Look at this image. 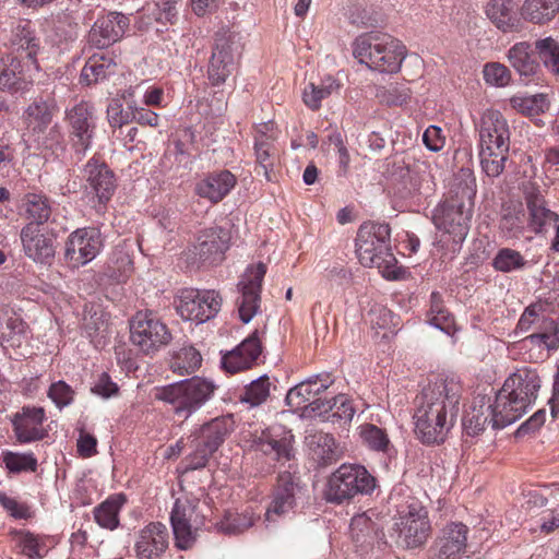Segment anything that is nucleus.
I'll use <instances>...</instances> for the list:
<instances>
[{
	"label": "nucleus",
	"mask_w": 559,
	"mask_h": 559,
	"mask_svg": "<svg viewBox=\"0 0 559 559\" xmlns=\"http://www.w3.org/2000/svg\"><path fill=\"white\" fill-rule=\"evenodd\" d=\"M462 385L453 377L439 376L414 401L415 435L424 444L442 443L455 425Z\"/></svg>",
	"instance_id": "1"
},
{
	"label": "nucleus",
	"mask_w": 559,
	"mask_h": 559,
	"mask_svg": "<svg viewBox=\"0 0 559 559\" xmlns=\"http://www.w3.org/2000/svg\"><path fill=\"white\" fill-rule=\"evenodd\" d=\"M540 378L536 371L520 369L509 376L497 392L492 407V428L503 429L519 420L536 401Z\"/></svg>",
	"instance_id": "2"
},
{
	"label": "nucleus",
	"mask_w": 559,
	"mask_h": 559,
	"mask_svg": "<svg viewBox=\"0 0 559 559\" xmlns=\"http://www.w3.org/2000/svg\"><path fill=\"white\" fill-rule=\"evenodd\" d=\"M356 253L361 265L379 269L385 278H397V260L392 252L389 224L362 223L357 231Z\"/></svg>",
	"instance_id": "3"
},
{
	"label": "nucleus",
	"mask_w": 559,
	"mask_h": 559,
	"mask_svg": "<svg viewBox=\"0 0 559 559\" xmlns=\"http://www.w3.org/2000/svg\"><path fill=\"white\" fill-rule=\"evenodd\" d=\"M353 53L372 70L394 73L405 57V47L388 34L368 33L355 40Z\"/></svg>",
	"instance_id": "4"
},
{
	"label": "nucleus",
	"mask_w": 559,
	"mask_h": 559,
	"mask_svg": "<svg viewBox=\"0 0 559 559\" xmlns=\"http://www.w3.org/2000/svg\"><path fill=\"white\" fill-rule=\"evenodd\" d=\"M215 384L204 378L192 377L157 391L155 397L173 406L175 414L188 418L214 394Z\"/></svg>",
	"instance_id": "5"
},
{
	"label": "nucleus",
	"mask_w": 559,
	"mask_h": 559,
	"mask_svg": "<svg viewBox=\"0 0 559 559\" xmlns=\"http://www.w3.org/2000/svg\"><path fill=\"white\" fill-rule=\"evenodd\" d=\"M376 488V478L359 464H342L326 481L324 498L328 502L342 504L358 495H370Z\"/></svg>",
	"instance_id": "6"
},
{
	"label": "nucleus",
	"mask_w": 559,
	"mask_h": 559,
	"mask_svg": "<svg viewBox=\"0 0 559 559\" xmlns=\"http://www.w3.org/2000/svg\"><path fill=\"white\" fill-rule=\"evenodd\" d=\"M231 430V416L217 417L203 425L191 440L192 451L185 459V471L205 467L212 454L221 447Z\"/></svg>",
	"instance_id": "7"
},
{
	"label": "nucleus",
	"mask_w": 559,
	"mask_h": 559,
	"mask_svg": "<svg viewBox=\"0 0 559 559\" xmlns=\"http://www.w3.org/2000/svg\"><path fill=\"white\" fill-rule=\"evenodd\" d=\"M472 206L471 195L464 199L456 193L436 207L433 223L439 230L448 234L455 245H460L469 230Z\"/></svg>",
	"instance_id": "8"
},
{
	"label": "nucleus",
	"mask_w": 559,
	"mask_h": 559,
	"mask_svg": "<svg viewBox=\"0 0 559 559\" xmlns=\"http://www.w3.org/2000/svg\"><path fill=\"white\" fill-rule=\"evenodd\" d=\"M393 530L396 533V544L412 549L423 546L430 534L431 525L428 511L419 502H412L400 511Z\"/></svg>",
	"instance_id": "9"
},
{
	"label": "nucleus",
	"mask_w": 559,
	"mask_h": 559,
	"mask_svg": "<svg viewBox=\"0 0 559 559\" xmlns=\"http://www.w3.org/2000/svg\"><path fill=\"white\" fill-rule=\"evenodd\" d=\"M131 342L139 349L153 355L173 338L167 325L152 311H139L130 322Z\"/></svg>",
	"instance_id": "10"
},
{
	"label": "nucleus",
	"mask_w": 559,
	"mask_h": 559,
	"mask_svg": "<svg viewBox=\"0 0 559 559\" xmlns=\"http://www.w3.org/2000/svg\"><path fill=\"white\" fill-rule=\"evenodd\" d=\"M307 492V486L298 475L290 472L281 473L265 512V521L276 522L280 518L294 512L298 503L305 500Z\"/></svg>",
	"instance_id": "11"
},
{
	"label": "nucleus",
	"mask_w": 559,
	"mask_h": 559,
	"mask_svg": "<svg viewBox=\"0 0 559 559\" xmlns=\"http://www.w3.org/2000/svg\"><path fill=\"white\" fill-rule=\"evenodd\" d=\"M238 45L236 36L226 29L215 34L207 64V79L213 86L223 85L236 69Z\"/></svg>",
	"instance_id": "12"
},
{
	"label": "nucleus",
	"mask_w": 559,
	"mask_h": 559,
	"mask_svg": "<svg viewBox=\"0 0 559 559\" xmlns=\"http://www.w3.org/2000/svg\"><path fill=\"white\" fill-rule=\"evenodd\" d=\"M69 136L76 162H80L85 152L91 147L95 134L96 119L93 105L80 102L67 110Z\"/></svg>",
	"instance_id": "13"
},
{
	"label": "nucleus",
	"mask_w": 559,
	"mask_h": 559,
	"mask_svg": "<svg viewBox=\"0 0 559 559\" xmlns=\"http://www.w3.org/2000/svg\"><path fill=\"white\" fill-rule=\"evenodd\" d=\"M221 306L222 298L217 292L186 288L180 292L176 309L183 320L204 323L218 313Z\"/></svg>",
	"instance_id": "14"
},
{
	"label": "nucleus",
	"mask_w": 559,
	"mask_h": 559,
	"mask_svg": "<svg viewBox=\"0 0 559 559\" xmlns=\"http://www.w3.org/2000/svg\"><path fill=\"white\" fill-rule=\"evenodd\" d=\"M265 273L266 265L264 263L250 265L237 285L240 297L236 304L239 319L243 323H249L260 308L262 282Z\"/></svg>",
	"instance_id": "15"
},
{
	"label": "nucleus",
	"mask_w": 559,
	"mask_h": 559,
	"mask_svg": "<svg viewBox=\"0 0 559 559\" xmlns=\"http://www.w3.org/2000/svg\"><path fill=\"white\" fill-rule=\"evenodd\" d=\"M170 522L175 536V545L187 550L197 540V533L204 523V516L200 515L198 506L186 500H177L170 514Z\"/></svg>",
	"instance_id": "16"
},
{
	"label": "nucleus",
	"mask_w": 559,
	"mask_h": 559,
	"mask_svg": "<svg viewBox=\"0 0 559 559\" xmlns=\"http://www.w3.org/2000/svg\"><path fill=\"white\" fill-rule=\"evenodd\" d=\"M230 234L219 226H212L198 233L195 243L191 250L195 262L203 265H213L224 260L228 249Z\"/></svg>",
	"instance_id": "17"
},
{
	"label": "nucleus",
	"mask_w": 559,
	"mask_h": 559,
	"mask_svg": "<svg viewBox=\"0 0 559 559\" xmlns=\"http://www.w3.org/2000/svg\"><path fill=\"white\" fill-rule=\"evenodd\" d=\"M103 246L100 233L96 228H81L73 231L66 242V259L72 266L91 262Z\"/></svg>",
	"instance_id": "18"
},
{
	"label": "nucleus",
	"mask_w": 559,
	"mask_h": 559,
	"mask_svg": "<svg viewBox=\"0 0 559 559\" xmlns=\"http://www.w3.org/2000/svg\"><path fill=\"white\" fill-rule=\"evenodd\" d=\"M468 527L461 522L445 525L431 547V559H461L467 546Z\"/></svg>",
	"instance_id": "19"
},
{
	"label": "nucleus",
	"mask_w": 559,
	"mask_h": 559,
	"mask_svg": "<svg viewBox=\"0 0 559 559\" xmlns=\"http://www.w3.org/2000/svg\"><path fill=\"white\" fill-rule=\"evenodd\" d=\"M129 23V17L119 12L100 16L88 33V43L98 49L107 48L122 38Z\"/></svg>",
	"instance_id": "20"
},
{
	"label": "nucleus",
	"mask_w": 559,
	"mask_h": 559,
	"mask_svg": "<svg viewBox=\"0 0 559 559\" xmlns=\"http://www.w3.org/2000/svg\"><path fill=\"white\" fill-rule=\"evenodd\" d=\"M292 442L293 436L281 428H266L260 433L251 435V447L276 461H289L294 457Z\"/></svg>",
	"instance_id": "21"
},
{
	"label": "nucleus",
	"mask_w": 559,
	"mask_h": 559,
	"mask_svg": "<svg viewBox=\"0 0 559 559\" xmlns=\"http://www.w3.org/2000/svg\"><path fill=\"white\" fill-rule=\"evenodd\" d=\"M45 418V409L43 407L24 406L12 418L16 440L20 443L43 440L48 435L47 430L43 427Z\"/></svg>",
	"instance_id": "22"
},
{
	"label": "nucleus",
	"mask_w": 559,
	"mask_h": 559,
	"mask_svg": "<svg viewBox=\"0 0 559 559\" xmlns=\"http://www.w3.org/2000/svg\"><path fill=\"white\" fill-rule=\"evenodd\" d=\"M262 353L259 331L254 330L236 348L222 357V367L229 373H237L253 367Z\"/></svg>",
	"instance_id": "23"
},
{
	"label": "nucleus",
	"mask_w": 559,
	"mask_h": 559,
	"mask_svg": "<svg viewBox=\"0 0 559 559\" xmlns=\"http://www.w3.org/2000/svg\"><path fill=\"white\" fill-rule=\"evenodd\" d=\"M479 145L510 148V129L503 115L493 109L486 110L478 123Z\"/></svg>",
	"instance_id": "24"
},
{
	"label": "nucleus",
	"mask_w": 559,
	"mask_h": 559,
	"mask_svg": "<svg viewBox=\"0 0 559 559\" xmlns=\"http://www.w3.org/2000/svg\"><path fill=\"white\" fill-rule=\"evenodd\" d=\"M83 173L91 192L97 197L98 202H108L117 188L112 170L105 163L93 157L84 166Z\"/></svg>",
	"instance_id": "25"
},
{
	"label": "nucleus",
	"mask_w": 559,
	"mask_h": 559,
	"mask_svg": "<svg viewBox=\"0 0 559 559\" xmlns=\"http://www.w3.org/2000/svg\"><path fill=\"white\" fill-rule=\"evenodd\" d=\"M527 210L526 228L536 235L546 234L558 223L559 214L550 210L544 195L538 191L528 192L525 197Z\"/></svg>",
	"instance_id": "26"
},
{
	"label": "nucleus",
	"mask_w": 559,
	"mask_h": 559,
	"mask_svg": "<svg viewBox=\"0 0 559 559\" xmlns=\"http://www.w3.org/2000/svg\"><path fill=\"white\" fill-rule=\"evenodd\" d=\"M23 251L27 258L44 263L55 255L53 239L37 224H25L20 233Z\"/></svg>",
	"instance_id": "27"
},
{
	"label": "nucleus",
	"mask_w": 559,
	"mask_h": 559,
	"mask_svg": "<svg viewBox=\"0 0 559 559\" xmlns=\"http://www.w3.org/2000/svg\"><path fill=\"white\" fill-rule=\"evenodd\" d=\"M167 547V527L159 522H152L140 531L135 552L138 559H158Z\"/></svg>",
	"instance_id": "28"
},
{
	"label": "nucleus",
	"mask_w": 559,
	"mask_h": 559,
	"mask_svg": "<svg viewBox=\"0 0 559 559\" xmlns=\"http://www.w3.org/2000/svg\"><path fill=\"white\" fill-rule=\"evenodd\" d=\"M19 214L27 224L43 227L52 214V201L41 191L25 193L19 204Z\"/></svg>",
	"instance_id": "29"
},
{
	"label": "nucleus",
	"mask_w": 559,
	"mask_h": 559,
	"mask_svg": "<svg viewBox=\"0 0 559 559\" xmlns=\"http://www.w3.org/2000/svg\"><path fill=\"white\" fill-rule=\"evenodd\" d=\"M29 85L31 80L21 59H0V91L14 95L27 91Z\"/></svg>",
	"instance_id": "30"
},
{
	"label": "nucleus",
	"mask_w": 559,
	"mask_h": 559,
	"mask_svg": "<svg viewBox=\"0 0 559 559\" xmlns=\"http://www.w3.org/2000/svg\"><path fill=\"white\" fill-rule=\"evenodd\" d=\"M306 443L312 460L321 467L336 463L342 456V451L330 433L322 431L310 433L306 437Z\"/></svg>",
	"instance_id": "31"
},
{
	"label": "nucleus",
	"mask_w": 559,
	"mask_h": 559,
	"mask_svg": "<svg viewBox=\"0 0 559 559\" xmlns=\"http://www.w3.org/2000/svg\"><path fill=\"white\" fill-rule=\"evenodd\" d=\"M10 27V34L4 36L12 47L26 52L31 60L35 58L39 49V40L32 28V22L28 20H10L4 23Z\"/></svg>",
	"instance_id": "32"
},
{
	"label": "nucleus",
	"mask_w": 559,
	"mask_h": 559,
	"mask_svg": "<svg viewBox=\"0 0 559 559\" xmlns=\"http://www.w3.org/2000/svg\"><path fill=\"white\" fill-rule=\"evenodd\" d=\"M236 185V177L229 170L213 173L201 180L195 191L201 198L217 203L223 200Z\"/></svg>",
	"instance_id": "33"
},
{
	"label": "nucleus",
	"mask_w": 559,
	"mask_h": 559,
	"mask_svg": "<svg viewBox=\"0 0 559 559\" xmlns=\"http://www.w3.org/2000/svg\"><path fill=\"white\" fill-rule=\"evenodd\" d=\"M55 108L52 99L35 98L23 114V120L27 129L34 133L44 132L52 120Z\"/></svg>",
	"instance_id": "34"
},
{
	"label": "nucleus",
	"mask_w": 559,
	"mask_h": 559,
	"mask_svg": "<svg viewBox=\"0 0 559 559\" xmlns=\"http://www.w3.org/2000/svg\"><path fill=\"white\" fill-rule=\"evenodd\" d=\"M486 14L504 33L521 29V20L514 11L512 0H491L486 7Z\"/></svg>",
	"instance_id": "35"
},
{
	"label": "nucleus",
	"mask_w": 559,
	"mask_h": 559,
	"mask_svg": "<svg viewBox=\"0 0 559 559\" xmlns=\"http://www.w3.org/2000/svg\"><path fill=\"white\" fill-rule=\"evenodd\" d=\"M511 67L524 78H533L539 71V62L535 59L531 45L521 41L513 45L508 51Z\"/></svg>",
	"instance_id": "36"
},
{
	"label": "nucleus",
	"mask_w": 559,
	"mask_h": 559,
	"mask_svg": "<svg viewBox=\"0 0 559 559\" xmlns=\"http://www.w3.org/2000/svg\"><path fill=\"white\" fill-rule=\"evenodd\" d=\"M253 148L258 167L262 169L264 178L267 181H271L273 179V169L277 158V151L273 139L259 129L254 136Z\"/></svg>",
	"instance_id": "37"
},
{
	"label": "nucleus",
	"mask_w": 559,
	"mask_h": 559,
	"mask_svg": "<svg viewBox=\"0 0 559 559\" xmlns=\"http://www.w3.org/2000/svg\"><path fill=\"white\" fill-rule=\"evenodd\" d=\"M332 383L333 381L329 380V377L324 381H321V383L318 382V377L301 382L287 392L285 399L286 404L290 407L302 408L311 397L320 395Z\"/></svg>",
	"instance_id": "38"
},
{
	"label": "nucleus",
	"mask_w": 559,
	"mask_h": 559,
	"mask_svg": "<svg viewBox=\"0 0 559 559\" xmlns=\"http://www.w3.org/2000/svg\"><path fill=\"white\" fill-rule=\"evenodd\" d=\"M116 62L104 55H93L88 58L80 75V82L86 85L95 84L115 74Z\"/></svg>",
	"instance_id": "39"
},
{
	"label": "nucleus",
	"mask_w": 559,
	"mask_h": 559,
	"mask_svg": "<svg viewBox=\"0 0 559 559\" xmlns=\"http://www.w3.org/2000/svg\"><path fill=\"white\" fill-rule=\"evenodd\" d=\"M126 502L123 495H112L93 510L95 522L102 527L114 531L119 526V512Z\"/></svg>",
	"instance_id": "40"
},
{
	"label": "nucleus",
	"mask_w": 559,
	"mask_h": 559,
	"mask_svg": "<svg viewBox=\"0 0 559 559\" xmlns=\"http://www.w3.org/2000/svg\"><path fill=\"white\" fill-rule=\"evenodd\" d=\"M510 148H495L493 146L479 145V159L481 170L489 178L499 177L506 167Z\"/></svg>",
	"instance_id": "41"
},
{
	"label": "nucleus",
	"mask_w": 559,
	"mask_h": 559,
	"mask_svg": "<svg viewBox=\"0 0 559 559\" xmlns=\"http://www.w3.org/2000/svg\"><path fill=\"white\" fill-rule=\"evenodd\" d=\"M337 88L338 84L332 76H328L319 85L309 83L302 93L304 103L311 110H318L321 107L322 99L329 97Z\"/></svg>",
	"instance_id": "42"
},
{
	"label": "nucleus",
	"mask_w": 559,
	"mask_h": 559,
	"mask_svg": "<svg viewBox=\"0 0 559 559\" xmlns=\"http://www.w3.org/2000/svg\"><path fill=\"white\" fill-rule=\"evenodd\" d=\"M492 267L501 273H511L524 270L528 261L524 255L511 248H501L492 259Z\"/></svg>",
	"instance_id": "43"
},
{
	"label": "nucleus",
	"mask_w": 559,
	"mask_h": 559,
	"mask_svg": "<svg viewBox=\"0 0 559 559\" xmlns=\"http://www.w3.org/2000/svg\"><path fill=\"white\" fill-rule=\"evenodd\" d=\"M492 407L490 404L481 403L474 405L472 411L467 413L463 425L467 435L477 436L483 432L488 424L492 425Z\"/></svg>",
	"instance_id": "44"
},
{
	"label": "nucleus",
	"mask_w": 559,
	"mask_h": 559,
	"mask_svg": "<svg viewBox=\"0 0 559 559\" xmlns=\"http://www.w3.org/2000/svg\"><path fill=\"white\" fill-rule=\"evenodd\" d=\"M201 364V354L194 347H185L173 357L170 367L174 372L183 376L195 372Z\"/></svg>",
	"instance_id": "45"
},
{
	"label": "nucleus",
	"mask_w": 559,
	"mask_h": 559,
	"mask_svg": "<svg viewBox=\"0 0 559 559\" xmlns=\"http://www.w3.org/2000/svg\"><path fill=\"white\" fill-rule=\"evenodd\" d=\"M428 317L429 322L433 326L450 334L454 320L451 313L445 309L442 296L438 292H433L430 296V309Z\"/></svg>",
	"instance_id": "46"
},
{
	"label": "nucleus",
	"mask_w": 559,
	"mask_h": 559,
	"mask_svg": "<svg viewBox=\"0 0 559 559\" xmlns=\"http://www.w3.org/2000/svg\"><path fill=\"white\" fill-rule=\"evenodd\" d=\"M538 57L547 70L559 75V44L551 37L535 43Z\"/></svg>",
	"instance_id": "47"
},
{
	"label": "nucleus",
	"mask_w": 559,
	"mask_h": 559,
	"mask_svg": "<svg viewBox=\"0 0 559 559\" xmlns=\"http://www.w3.org/2000/svg\"><path fill=\"white\" fill-rule=\"evenodd\" d=\"M270 378L263 374L251 381V383L245 388V392L239 399L241 402L249 403L251 406H259L270 396Z\"/></svg>",
	"instance_id": "48"
},
{
	"label": "nucleus",
	"mask_w": 559,
	"mask_h": 559,
	"mask_svg": "<svg viewBox=\"0 0 559 559\" xmlns=\"http://www.w3.org/2000/svg\"><path fill=\"white\" fill-rule=\"evenodd\" d=\"M254 519L251 513L227 512L223 520L217 524L218 530L227 535H238L251 527Z\"/></svg>",
	"instance_id": "49"
},
{
	"label": "nucleus",
	"mask_w": 559,
	"mask_h": 559,
	"mask_svg": "<svg viewBox=\"0 0 559 559\" xmlns=\"http://www.w3.org/2000/svg\"><path fill=\"white\" fill-rule=\"evenodd\" d=\"M330 415L328 420L331 423H349L356 411L353 406L352 400L346 394H338L332 399V404L328 405Z\"/></svg>",
	"instance_id": "50"
},
{
	"label": "nucleus",
	"mask_w": 559,
	"mask_h": 559,
	"mask_svg": "<svg viewBox=\"0 0 559 559\" xmlns=\"http://www.w3.org/2000/svg\"><path fill=\"white\" fill-rule=\"evenodd\" d=\"M3 463L10 473L35 472L37 469V459L33 453L8 451L3 453Z\"/></svg>",
	"instance_id": "51"
},
{
	"label": "nucleus",
	"mask_w": 559,
	"mask_h": 559,
	"mask_svg": "<svg viewBox=\"0 0 559 559\" xmlns=\"http://www.w3.org/2000/svg\"><path fill=\"white\" fill-rule=\"evenodd\" d=\"M360 437L374 451H385L390 443L386 432L372 424L360 426Z\"/></svg>",
	"instance_id": "52"
},
{
	"label": "nucleus",
	"mask_w": 559,
	"mask_h": 559,
	"mask_svg": "<svg viewBox=\"0 0 559 559\" xmlns=\"http://www.w3.org/2000/svg\"><path fill=\"white\" fill-rule=\"evenodd\" d=\"M546 4L540 0H525L521 9L522 16L535 24L546 23L555 17L556 14H546Z\"/></svg>",
	"instance_id": "53"
},
{
	"label": "nucleus",
	"mask_w": 559,
	"mask_h": 559,
	"mask_svg": "<svg viewBox=\"0 0 559 559\" xmlns=\"http://www.w3.org/2000/svg\"><path fill=\"white\" fill-rule=\"evenodd\" d=\"M484 78L491 85L507 86L511 80V72L504 64L490 62L484 68Z\"/></svg>",
	"instance_id": "54"
},
{
	"label": "nucleus",
	"mask_w": 559,
	"mask_h": 559,
	"mask_svg": "<svg viewBox=\"0 0 559 559\" xmlns=\"http://www.w3.org/2000/svg\"><path fill=\"white\" fill-rule=\"evenodd\" d=\"M524 214L516 211H508L500 219V228L507 233L509 237H518L523 234L526 227Z\"/></svg>",
	"instance_id": "55"
},
{
	"label": "nucleus",
	"mask_w": 559,
	"mask_h": 559,
	"mask_svg": "<svg viewBox=\"0 0 559 559\" xmlns=\"http://www.w3.org/2000/svg\"><path fill=\"white\" fill-rule=\"evenodd\" d=\"M48 397L56 404L57 407L62 408L73 402L74 391L68 383L60 380L53 382L49 386Z\"/></svg>",
	"instance_id": "56"
},
{
	"label": "nucleus",
	"mask_w": 559,
	"mask_h": 559,
	"mask_svg": "<svg viewBox=\"0 0 559 559\" xmlns=\"http://www.w3.org/2000/svg\"><path fill=\"white\" fill-rule=\"evenodd\" d=\"M176 4V0H162L160 2L155 3V7L152 11V15L154 16L155 21L160 23L175 24L178 19V10Z\"/></svg>",
	"instance_id": "57"
},
{
	"label": "nucleus",
	"mask_w": 559,
	"mask_h": 559,
	"mask_svg": "<svg viewBox=\"0 0 559 559\" xmlns=\"http://www.w3.org/2000/svg\"><path fill=\"white\" fill-rule=\"evenodd\" d=\"M388 105H403L411 97V91L404 84H391L378 94Z\"/></svg>",
	"instance_id": "58"
},
{
	"label": "nucleus",
	"mask_w": 559,
	"mask_h": 559,
	"mask_svg": "<svg viewBox=\"0 0 559 559\" xmlns=\"http://www.w3.org/2000/svg\"><path fill=\"white\" fill-rule=\"evenodd\" d=\"M108 122L114 128H121L132 121V111L123 110L119 100H111L107 107Z\"/></svg>",
	"instance_id": "59"
},
{
	"label": "nucleus",
	"mask_w": 559,
	"mask_h": 559,
	"mask_svg": "<svg viewBox=\"0 0 559 559\" xmlns=\"http://www.w3.org/2000/svg\"><path fill=\"white\" fill-rule=\"evenodd\" d=\"M370 322L373 328L391 329L397 325V318L391 310L384 307H374L369 312Z\"/></svg>",
	"instance_id": "60"
},
{
	"label": "nucleus",
	"mask_w": 559,
	"mask_h": 559,
	"mask_svg": "<svg viewBox=\"0 0 559 559\" xmlns=\"http://www.w3.org/2000/svg\"><path fill=\"white\" fill-rule=\"evenodd\" d=\"M423 142L429 151L439 152L445 144V135L440 127L432 124L425 130Z\"/></svg>",
	"instance_id": "61"
},
{
	"label": "nucleus",
	"mask_w": 559,
	"mask_h": 559,
	"mask_svg": "<svg viewBox=\"0 0 559 559\" xmlns=\"http://www.w3.org/2000/svg\"><path fill=\"white\" fill-rule=\"evenodd\" d=\"M119 391L117 383H115L107 372L99 374L97 381L92 388V392L100 395L102 397L108 399L116 395Z\"/></svg>",
	"instance_id": "62"
},
{
	"label": "nucleus",
	"mask_w": 559,
	"mask_h": 559,
	"mask_svg": "<svg viewBox=\"0 0 559 559\" xmlns=\"http://www.w3.org/2000/svg\"><path fill=\"white\" fill-rule=\"evenodd\" d=\"M546 412L545 409H539L535 412L526 421H524L515 431L516 437H524L526 435L534 433L537 431L545 423Z\"/></svg>",
	"instance_id": "63"
},
{
	"label": "nucleus",
	"mask_w": 559,
	"mask_h": 559,
	"mask_svg": "<svg viewBox=\"0 0 559 559\" xmlns=\"http://www.w3.org/2000/svg\"><path fill=\"white\" fill-rule=\"evenodd\" d=\"M19 544L23 554H25L27 557L32 559L41 557V546L35 535L31 533L22 534L20 536Z\"/></svg>",
	"instance_id": "64"
}]
</instances>
